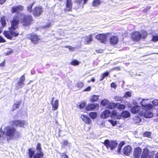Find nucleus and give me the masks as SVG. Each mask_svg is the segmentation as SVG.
<instances>
[{
	"instance_id": "20",
	"label": "nucleus",
	"mask_w": 158,
	"mask_h": 158,
	"mask_svg": "<svg viewBox=\"0 0 158 158\" xmlns=\"http://www.w3.org/2000/svg\"><path fill=\"white\" fill-rule=\"evenodd\" d=\"M149 151L148 149L147 148L144 149L141 158H150V157L149 156Z\"/></svg>"
},
{
	"instance_id": "21",
	"label": "nucleus",
	"mask_w": 158,
	"mask_h": 158,
	"mask_svg": "<svg viewBox=\"0 0 158 158\" xmlns=\"http://www.w3.org/2000/svg\"><path fill=\"white\" fill-rule=\"evenodd\" d=\"M118 41V38L117 36L114 35L110 37V42L111 44L115 45Z\"/></svg>"
},
{
	"instance_id": "36",
	"label": "nucleus",
	"mask_w": 158,
	"mask_h": 158,
	"mask_svg": "<svg viewBox=\"0 0 158 158\" xmlns=\"http://www.w3.org/2000/svg\"><path fill=\"white\" fill-rule=\"evenodd\" d=\"M88 0H76V2L77 4L80 5L83 2V4L86 3Z\"/></svg>"
},
{
	"instance_id": "59",
	"label": "nucleus",
	"mask_w": 158,
	"mask_h": 158,
	"mask_svg": "<svg viewBox=\"0 0 158 158\" xmlns=\"http://www.w3.org/2000/svg\"><path fill=\"white\" fill-rule=\"evenodd\" d=\"M5 64V63L4 61L2 62V63L0 64V66L1 67H3L4 66Z\"/></svg>"
},
{
	"instance_id": "61",
	"label": "nucleus",
	"mask_w": 158,
	"mask_h": 158,
	"mask_svg": "<svg viewBox=\"0 0 158 158\" xmlns=\"http://www.w3.org/2000/svg\"><path fill=\"white\" fill-rule=\"evenodd\" d=\"M122 145V147L123 146L124 144V143L123 142H121L119 145Z\"/></svg>"
},
{
	"instance_id": "60",
	"label": "nucleus",
	"mask_w": 158,
	"mask_h": 158,
	"mask_svg": "<svg viewBox=\"0 0 158 158\" xmlns=\"http://www.w3.org/2000/svg\"><path fill=\"white\" fill-rule=\"evenodd\" d=\"M6 1V0H0V4H2Z\"/></svg>"
},
{
	"instance_id": "58",
	"label": "nucleus",
	"mask_w": 158,
	"mask_h": 158,
	"mask_svg": "<svg viewBox=\"0 0 158 158\" xmlns=\"http://www.w3.org/2000/svg\"><path fill=\"white\" fill-rule=\"evenodd\" d=\"M50 26V23H47V25L46 26H44L43 27L44 28L47 27H49Z\"/></svg>"
},
{
	"instance_id": "29",
	"label": "nucleus",
	"mask_w": 158,
	"mask_h": 158,
	"mask_svg": "<svg viewBox=\"0 0 158 158\" xmlns=\"http://www.w3.org/2000/svg\"><path fill=\"white\" fill-rule=\"evenodd\" d=\"M99 96L94 95L91 96L90 100L92 102H94L98 100Z\"/></svg>"
},
{
	"instance_id": "15",
	"label": "nucleus",
	"mask_w": 158,
	"mask_h": 158,
	"mask_svg": "<svg viewBox=\"0 0 158 158\" xmlns=\"http://www.w3.org/2000/svg\"><path fill=\"white\" fill-rule=\"evenodd\" d=\"M131 148L130 146H125L123 150V153L127 156L129 155L131 153Z\"/></svg>"
},
{
	"instance_id": "37",
	"label": "nucleus",
	"mask_w": 158,
	"mask_h": 158,
	"mask_svg": "<svg viewBox=\"0 0 158 158\" xmlns=\"http://www.w3.org/2000/svg\"><path fill=\"white\" fill-rule=\"evenodd\" d=\"M79 62L76 60H73L71 63V64L73 65H79Z\"/></svg>"
},
{
	"instance_id": "2",
	"label": "nucleus",
	"mask_w": 158,
	"mask_h": 158,
	"mask_svg": "<svg viewBox=\"0 0 158 158\" xmlns=\"http://www.w3.org/2000/svg\"><path fill=\"white\" fill-rule=\"evenodd\" d=\"M3 135H5L8 139H15L19 138L20 133L13 127L7 126L2 130Z\"/></svg>"
},
{
	"instance_id": "24",
	"label": "nucleus",
	"mask_w": 158,
	"mask_h": 158,
	"mask_svg": "<svg viewBox=\"0 0 158 158\" xmlns=\"http://www.w3.org/2000/svg\"><path fill=\"white\" fill-rule=\"evenodd\" d=\"M121 116L123 118H126L130 116V112L127 110L123 111L121 113Z\"/></svg>"
},
{
	"instance_id": "38",
	"label": "nucleus",
	"mask_w": 158,
	"mask_h": 158,
	"mask_svg": "<svg viewBox=\"0 0 158 158\" xmlns=\"http://www.w3.org/2000/svg\"><path fill=\"white\" fill-rule=\"evenodd\" d=\"M1 21L3 26L4 27L6 25V20L4 17L1 18Z\"/></svg>"
},
{
	"instance_id": "41",
	"label": "nucleus",
	"mask_w": 158,
	"mask_h": 158,
	"mask_svg": "<svg viewBox=\"0 0 158 158\" xmlns=\"http://www.w3.org/2000/svg\"><path fill=\"white\" fill-rule=\"evenodd\" d=\"M143 135L144 136L150 138L151 136V133L149 132H146L144 133Z\"/></svg>"
},
{
	"instance_id": "5",
	"label": "nucleus",
	"mask_w": 158,
	"mask_h": 158,
	"mask_svg": "<svg viewBox=\"0 0 158 158\" xmlns=\"http://www.w3.org/2000/svg\"><path fill=\"white\" fill-rule=\"evenodd\" d=\"M44 156V153L42 151L41 144L38 143L36 147V153L34 154V158H41Z\"/></svg>"
},
{
	"instance_id": "50",
	"label": "nucleus",
	"mask_w": 158,
	"mask_h": 158,
	"mask_svg": "<svg viewBox=\"0 0 158 158\" xmlns=\"http://www.w3.org/2000/svg\"><path fill=\"white\" fill-rule=\"evenodd\" d=\"M12 53V50L11 49H9V50L5 53V55H8Z\"/></svg>"
},
{
	"instance_id": "33",
	"label": "nucleus",
	"mask_w": 158,
	"mask_h": 158,
	"mask_svg": "<svg viewBox=\"0 0 158 158\" xmlns=\"http://www.w3.org/2000/svg\"><path fill=\"white\" fill-rule=\"evenodd\" d=\"M35 152L33 151L31 149H29V155L30 158H32L33 156L34 155Z\"/></svg>"
},
{
	"instance_id": "3",
	"label": "nucleus",
	"mask_w": 158,
	"mask_h": 158,
	"mask_svg": "<svg viewBox=\"0 0 158 158\" xmlns=\"http://www.w3.org/2000/svg\"><path fill=\"white\" fill-rule=\"evenodd\" d=\"M110 116H111V118L114 119H119L120 118V116L117 115L116 111H112L111 114V112L108 110H106L103 111L101 114V117L103 118H108Z\"/></svg>"
},
{
	"instance_id": "9",
	"label": "nucleus",
	"mask_w": 158,
	"mask_h": 158,
	"mask_svg": "<svg viewBox=\"0 0 158 158\" xmlns=\"http://www.w3.org/2000/svg\"><path fill=\"white\" fill-rule=\"evenodd\" d=\"M142 150L141 148L138 147L135 148L134 152V155L135 158H139L142 156Z\"/></svg>"
},
{
	"instance_id": "34",
	"label": "nucleus",
	"mask_w": 158,
	"mask_h": 158,
	"mask_svg": "<svg viewBox=\"0 0 158 158\" xmlns=\"http://www.w3.org/2000/svg\"><path fill=\"white\" fill-rule=\"evenodd\" d=\"M100 4V0H94L93 5L94 6H98Z\"/></svg>"
},
{
	"instance_id": "63",
	"label": "nucleus",
	"mask_w": 158,
	"mask_h": 158,
	"mask_svg": "<svg viewBox=\"0 0 158 158\" xmlns=\"http://www.w3.org/2000/svg\"><path fill=\"white\" fill-rule=\"evenodd\" d=\"M91 81H92V82H94L95 81V79H94V78H93L91 79Z\"/></svg>"
},
{
	"instance_id": "31",
	"label": "nucleus",
	"mask_w": 158,
	"mask_h": 158,
	"mask_svg": "<svg viewBox=\"0 0 158 158\" xmlns=\"http://www.w3.org/2000/svg\"><path fill=\"white\" fill-rule=\"evenodd\" d=\"M109 72H106L102 74L101 76L100 81H102L109 74Z\"/></svg>"
},
{
	"instance_id": "22",
	"label": "nucleus",
	"mask_w": 158,
	"mask_h": 158,
	"mask_svg": "<svg viewBox=\"0 0 158 158\" xmlns=\"http://www.w3.org/2000/svg\"><path fill=\"white\" fill-rule=\"evenodd\" d=\"M140 109V106L138 105H135L132 108L131 112L132 113L135 114L139 112Z\"/></svg>"
},
{
	"instance_id": "18",
	"label": "nucleus",
	"mask_w": 158,
	"mask_h": 158,
	"mask_svg": "<svg viewBox=\"0 0 158 158\" xmlns=\"http://www.w3.org/2000/svg\"><path fill=\"white\" fill-rule=\"evenodd\" d=\"M30 39L32 42L35 44H36L40 40L37 35L35 34L31 35Z\"/></svg>"
},
{
	"instance_id": "14",
	"label": "nucleus",
	"mask_w": 158,
	"mask_h": 158,
	"mask_svg": "<svg viewBox=\"0 0 158 158\" xmlns=\"http://www.w3.org/2000/svg\"><path fill=\"white\" fill-rule=\"evenodd\" d=\"M23 6L21 5L13 6L11 9V12L12 13L19 12L23 10Z\"/></svg>"
},
{
	"instance_id": "10",
	"label": "nucleus",
	"mask_w": 158,
	"mask_h": 158,
	"mask_svg": "<svg viewBox=\"0 0 158 158\" xmlns=\"http://www.w3.org/2000/svg\"><path fill=\"white\" fill-rule=\"evenodd\" d=\"M131 38L132 40L135 41H139L141 39L140 33L138 31H135L131 34Z\"/></svg>"
},
{
	"instance_id": "35",
	"label": "nucleus",
	"mask_w": 158,
	"mask_h": 158,
	"mask_svg": "<svg viewBox=\"0 0 158 158\" xmlns=\"http://www.w3.org/2000/svg\"><path fill=\"white\" fill-rule=\"evenodd\" d=\"M134 122L137 123H140L141 121V119L139 117H136L134 118Z\"/></svg>"
},
{
	"instance_id": "27",
	"label": "nucleus",
	"mask_w": 158,
	"mask_h": 158,
	"mask_svg": "<svg viewBox=\"0 0 158 158\" xmlns=\"http://www.w3.org/2000/svg\"><path fill=\"white\" fill-rule=\"evenodd\" d=\"M116 104H117L114 102H109L107 106L108 109H112L116 107Z\"/></svg>"
},
{
	"instance_id": "12",
	"label": "nucleus",
	"mask_w": 158,
	"mask_h": 158,
	"mask_svg": "<svg viewBox=\"0 0 158 158\" xmlns=\"http://www.w3.org/2000/svg\"><path fill=\"white\" fill-rule=\"evenodd\" d=\"M43 10L40 7H36L34 8L32 10V13L34 15L38 16L43 12Z\"/></svg>"
},
{
	"instance_id": "64",
	"label": "nucleus",
	"mask_w": 158,
	"mask_h": 158,
	"mask_svg": "<svg viewBox=\"0 0 158 158\" xmlns=\"http://www.w3.org/2000/svg\"><path fill=\"white\" fill-rule=\"evenodd\" d=\"M97 52L98 53L100 52H99V50H96Z\"/></svg>"
},
{
	"instance_id": "48",
	"label": "nucleus",
	"mask_w": 158,
	"mask_h": 158,
	"mask_svg": "<svg viewBox=\"0 0 158 158\" xmlns=\"http://www.w3.org/2000/svg\"><path fill=\"white\" fill-rule=\"evenodd\" d=\"M152 103L154 105L158 106V100H154L152 102Z\"/></svg>"
},
{
	"instance_id": "53",
	"label": "nucleus",
	"mask_w": 158,
	"mask_h": 158,
	"mask_svg": "<svg viewBox=\"0 0 158 158\" xmlns=\"http://www.w3.org/2000/svg\"><path fill=\"white\" fill-rule=\"evenodd\" d=\"M122 145H119L118 146V149L117 150L118 152L120 153V151L122 148Z\"/></svg>"
},
{
	"instance_id": "16",
	"label": "nucleus",
	"mask_w": 158,
	"mask_h": 158,
	"mask_svg": "<svg viewBox=\"0 0 158 158\" xmlns=\"http://www.w3.org/2000/svg\"><path fill=\"white\" fill-rule=\"evenodd\" d=\"M54 98H52L51 101V103L52 107V110H56L58 108L59 106L58 100H56L55 101H53Z\"/></svg>"
},
{
	"instance_id": "51",
	"label": "nucleus",
	"mask_w": 158,
	"mask_h": 158,
	"mask_svg": "<svg viewBox=\"0 0 158 158\" xmlns=\"http://www.w3.org/2000/svg\"><path fill=\"white\" fill-rule=\"evenodd\" d=\"M110 122L111 123L113 126H115L117 124V122L116 121L111 120H110Z\"/></svg>"
},
{
	"instance_id": "6",
	"label": "nucleus",
	"mask_w": 158,
	"mask_h": 158,
	"mask_svg": "<svg viewBox=\"0 0 158 158\" xmlns=\"http://www.w3.org/2000/svg\"><path fill=\"white\" fill-rule=\"evenodd\" d=\"M109 35H110V34L108 33L106 34H99L96 36L95 38L104 43L106 42V39Z\"/></svg>"
},
{
	"instance_id": "40",
	"label": "nucleus",
	"mask_w": 158,
	"mask_h": 158,
	"mask_svg": "<svg viewBox=\"0 0 158 158\" xmlns=\"http://www.w3.org/2000/svg\"><path fill=\"white\" fill-rule=\"evenodd\" d=\"M34 4V3L30 4L27 7V11L29 12H31L32 11V7Z\"/></svg>"
},
{
	"instance_id": "17",
	"label": "nucleus",
	"mask_w": 158,
	"mask_h": 158,
	"mask_svg": "<svg viewBox=\"0 0 158 158\" xmlns=\"http://www.w3.org/2000/svg\"><path fill=\"white\" fill-rule=\"evenodd\" d=\"M81 118L85 123L88 124L91 123V120L87 115L84 114L82 115L81 116Z\"/></svg>"
},
{
	"instance_id": "13",
	"label": "nucleus",
	"mask_w": 158,
	"mask_h": 158,
	"mask_svg": "<svg viewBox=\"0 0 158 158\" xmlns=\"http://www.w3.org/2000/svg\"><path fill=\"white\" fill-rule=\"evenodd\" d=\"M150 110H144L142 111V114H143L144 117L146 118H150L153 116V113L150 111Z\"/></svg>"
},
{
	"instance_id": "11",
	"label": "nucleus",
	"mask_w": 158,
	"mask_h": 158,
	"mask_svg": "<svg viewBox=\"0 0 158 158\" xmlns=\"http://www.w3.org/2000/svg\"><path fill=\"white\" fill-rule=\"evenodd\" d=\"M99 108V105L98 104H89L86 107L85 109L87 111L95 110L98 109Z\"/></svg>"
},
{
	"instance_id": "43",
	"label": "nucleus",
	"mask_w": 158,
	"mask_h": 158,
	"mask_svg": "<svg viewBox=\"0 0 158 158\" xmlns=\"http://www.w3.org/2000/svg\"><path fill=\"white\" fill-rule=\"evenodd\" d=\"M141 34V38H144L146 36L147 33L146 31H143Z\"/></svg>"
},
{
	"instance_id": "8",
	"label": "nucleus",
	"mask_w": 158,
	"mask_h": 158,
	"mask_svg": "<svg viewBox=\"0 0 158 158\" xmlns=\"http://www.w3.org/2000/svg\"><path fill=\"white\" fill-rule=\"evenodd\" d=\"M11 124L15 126L22 127L27 124V123L25 121L16 120L12 122Z\"/></svg>"
},
{
	"instance_id": "30",
	"label": "nucleus",
	"mask_w": 158,
	"mask_h": 158,
	"mask_svg": "<svg viewBox=\"0 0 158 158\" xmlns=\"http://www.w3.org/2000/svg\"><path fill=\"white\" fill-rule=\"evenodd\" d=\"M89 116L92 119L96 118L97 116V114L95 112H92L89 113Z\"/></svg>"
},
{
	"instance_id": "25",
	"label": "nucleus",
	"mask_w": 158,
	"mask_h": 158,
	"mask_svg": "<svg viewBox=\"0 0 158 158\" xmlns=\"http://www.w3.org/2000/svg\"><path fill=\"white\" fill-rule=\"evenodd\" d=\"M66 6L67 8L66 10H70L72 7L71 0H66Z\"/></svg>"
},
{
	"instance_id": "42",
	"label": "nucleus",
	"mask_w": 158,
	"mask_h": 158,
	"mask_svg": "<svg viewBox=\"0 0 158 158\" xmlns=\"http://www.w3.org/2000/svg\"><path fill=\"white\" fill-rule=\"evenodd\" d=\"M66 48H68L69 51H74V50L75 49V47H73L70 46H66Z\"/></svg>"
},
{
	"instance_id": "32",
	"label": "nucleus",
	"mask_w": 158,
	"mask_h": 158,
	"mask_svg": "<svg viewBox=\"0 0 158 158\" xmlns=\"http://www.w3.org/2000/svg\"><path fill=\"white\" fill-rule=\"evenodd\" d=\"M109 102L107 99H104L101 102V104L103 106H108Z\"/></svg>"
},
{
	"instance_id": "45",
	"label": "nucleus",
	"mask_w": 158,
	"mask_h": 158,
	"mask_svg": "<svg viewBox=\"0 0 158 158\" xmlns=\"http://www.w3.org/2000/svg\"><path fill=\"white\" fill-rule=\"evenodd\" d=\"M152 40L155 41H158V35L153 36Z\"/></svg>"
},
{
	"instance_id": "44",
	"label": "nucleus",
	"mask_w": 158,
	"mask_h": 158,
	"mask_svg": "<svg viewBox=\"0 0 158 158\" xmlns=\"http://www.w3.org/2000/svg\"><path fill=\"white\" fill-rule=\"evenodd\" d=\"M68 144L69 143L67 140H63V144L62 145V146H63V147H64L65 146L68 145Z\"/></svg>"
},
{
	"instance_id": "62",
	"label": "nucleus",
	"mask_w": 158,
	"mask_h": 158,
	"mask_svg": "<svg viewBox=\"0 0 158 158\" xmlns=\"http://www.w3.org/2000/svg\"><path fill=\"white\" fill-rule=\"evenodd\" d=\"M155 158H158V152L156 154Z\"/></svg>"
},
{
	"instance_id": "49",
	"label": "nucleus",
	"mask_w": 158,
	"mask_h": 158,
	"mask_svg": "<svg viewBox=\"0 0 158 158\" xmlns=\"http://www.w3.org/2000/svg\"><path fill=\"white\" fill-rule=\"evenodd\" d=\"M61 158H69L68 156L64 153H61Z\"/></svg>"
},
{
	"instance_id": "55",
	"label": "nucleus",
	"mask_w": 158,
	"mask_h": 158,
	"mask_svg": "<svg viewBox=\"0 0 158 158\" xmlns=\"http://www.w3.org/2000/svg\"><path fill=\"white\" fill-rule=\"evenodd\" d=\"M85 104L84 103H81L80 105H79V107L81 109H83V108L85 106Z\"/></svg>"
},
{
	"instance_id": "46",
	"label": "nucleus",
	"mask_w": 158,
	"mask_h": 158,
	"mask_svg": "<svg viewBox=\"0 0 158 158\" xmlns=\"http://www.w3.org/2000/svg\"><path fill=\"white\" fill-rule=\"evenodd\" d=\"M105 121H102L99 124V127H100L102 128L104 127L105 126Z\"/></svg>"
},
{
	"instance_id": "28",
	"label": "nucleus",
	"mask_w": 158,
	"mask_h": 158,
	"mask_svg": "<svg viewBox=\"0 0 158 158\" xmlns=\"http://www.w3.org/2000/svg\"><path fill=\"white\" fill-rule=\"evenodd\" d=\"M116 108L120 110H123L125 108V106L123 104H117Z\"/></svg>"
},
{
	"instance_id": "52",
	"label": "nucleus",
	"mask_w": 158,
	"mask_h": 158,
	"mask_svg": "<svg viewBox=\"0 0 158 158\" xmlns=\"http://www.w3.org/2000/svg\"><path fill=\"white\" fill-rule=\"evenodd\" d=\"M125 96L126 97H130L131 96V93L129 92L126 93Z\"/></svg>"
},
{
	"instance_id": "39",
	"label": "nucleus",
	"mask_w": 158,
	"mask_h": 158,
	"mask_svg": "<svg viewBox=\"0 0 158 158\" xmlns=\"http://www.w3.org/2000/svg\"><path fill=\"white\" fill-rule=\"evenodd\" d=\"M114 99L118 101L122 102L123 100V98L119 96H116L114 98Z\"/></svg>"
},
{
	"instance_id": "19",
	"label": "nucleus",
	"mask_w": 158,
	"mask_h": 158,
	"mask_svg": "<svg viewBox=\"0 0 158 158\" xmlns=\"http://www.w3.org/2000/svg\"><path fill=\"white\" fill-rule=\"evenodd\" d=\"M94 35V34H89V35L85 37V44H89L90 43L91 41H92V36Z\"/></svg>"
},
{
	"instance_id": "47",
	"label": "nucleus",
	"mask_w": 158,
	"mask_h": 158,
	"mask_svg": "<svg viewBox=\"0 0 158 158\" xmlns=\"http://www.w3.org/2000/svg\"><path fill=\"white\" fill-rule=\"evenodd\" d=\"M84 85L83 84L82 82H78L77 84V86L78 88H81Z\"/></svg>"
},
{
	"instance_id": "4",
	"label": "nucleus",
	"mask_w": 158,
	"mask_h": 158,
	"mask_svg": "<svg viewBox=\"0 0 158 158\" xmlns=\"http://www.w3.org/2000/svg\"><path fill=\"white\" fill-rule=\"evenodd\" d=\"M104 144L107 148H110L111 150L114 149L117 145V143L114 141H110L106 139L105 140Z\"/></svg>"
},
{
	"instance_id": "26",
	"label": "nucleus",
	"mask_w": 158,
	"mask_h": 158,
	"mask_svg": "<svg viewBox=\"0 0 158 158\" xmlns=\"http://www.w3.org/2000/svg\"><path fill=\"white\" fill-rule=\"evenodd\" d=\"M21 103V101H17L13 105L12 108V111H14L16 109L19 108V105Z\"/></svg>"
},
{
	"instance_id": "57",
	"label": "nucleus",
	"mask_w": 158,
	"mask_h": 158,
	"mask_svg": "<svg viewBox=\"0 0 158 158\" xmlns=\"http://www.w3.org/2000/svg\"><path fill=\"white\" fill-rule=\"evenodd\" d=\"M91 89V87L90 86H88L86 89H85L83 91H90Z\"/></svg>"
},
{
	"instance_id": "1",
	"label": "nucleus",
	"mask_w": 158,
	"mask_h": 158,
	"mask_svg": "<svg viewBox=\"0 0 158 158\" xmlns=\"http://www.w3.org/2000/svg\"><path fill=\"white\" fill-rule=\"evenodd\" d=\"M21 21L23 25L25 26H29L31 23L32 19L31 16L25 15L24 14L17 13L16 15L13 18L11 22V27L9 28V31H4L3 34L8 39H12L13 36H17L19 35V33L15 30L18 27L19 21Z\"/></svg>"
},
{
	"instance_id": "7",
	"label": "nucleus",
	"mask_w": 158,
	"mask_h": 158,
	"mask_svg": "<svg viewBox=\"0 0 158 158\" xmlns=\"http://www.w3.org/2000/svg\"><path fill=\"white\" fill-rule=\"evenodd\" d=\"M140 103L142 107V109L143 110H151L153 107L152 104H148L145 99H143Z\"/></svg>"
},
{
	"instance_id": "56",
	"label": "nucleus",
	"mask_w": 158,
	"mask_h": 158,
	"mask_svg": "<svg viewBox=\"0 0 158 158\" xmlns=\"http://www.w3.org/2000/svg\"><path fill=\"white\" fill-rule=\"evenodd\" d=\"M111 86L115 89L117 87V85L114 83H112L111 84Z\"/></svg>"
},
{
	"instance_id": "23",
	"label": "nucleus",
	"mask_w": 158,
	"mask_h": 158,
	"mask_svg": "<svg viewBox=\"0 0 158 158\" xmlns=\"http://www.w3.org/2000/svg\"><path fill=\"white\" fill-rule=\"evenodd\" d=\"M25 80V77L24 75H23L21 77L19 82L17 84V87L21 86L24 85V82Z\"/></svg>"
},
{
	"instance_id": "54",
	"label": "nucleus",
	"mask_w": 158,
	"mask_h": 158,
	"mask_svg": "<svg viewBox=\"0 0 158 158\" xmlns=\"http://www.w3.org/2000/svg\"><path fill=\"white\" fill-rule=\"evenodd\" d=\"M5 42H6V40L0 35V43H4Z\"/></svg>"
}]
</instances>
